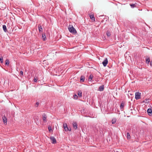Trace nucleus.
Instances as JSON below:
<instances>
[{"instance_id":"obj_27","label":"nucleus","mask_w":152,"mask_h":152,"mask_svg":"<svg viewBox=\"0 0 152 152\" xmlns=\"http://www.w3.org/2000/svg\"><path fill=\"white\" fill-rule=\"evenodd\" d=\"M48 129L49 132H51L52 131L51 127L50 126H49L48 127Z\"/></svg>"},{"instance_id":"obj_1","label":"nucleus","mask_w":152,"mask_h":152,"mask_svg":"<svg viewBox=\"0 0 152 152\" xmlns=\"http://www.w3.org/2000/svg\"><path fill=\"white\" fill-rule=\"evenodd\" d=\"M68 30L70 32L74 34H75L77 33V31L72 26H69V27L68 28Z\"/></svg>"},{"instance_id":"obj_28","label":"nucleus","mask_w":152,"mask_h":152,"mask_svg":"<svg viewBox=\"0 0 152 152\" xmlns=\"http://www.w3.org/2000/svg\"><path fill=\"white\" fill-rule=\"evenodd\" d=\"M74 98L76 99H77L78 97V96L76 94H75L74 95Z\"/></svg>"},{"instance_id":"obj_26","label":"nucleus","mask_w":152,"mask_h":152,"mask_svg":"<svg viewBox=\"0 0 152 152\" xmlns=\"http://www.w3.org/2000/svg\"><path fill=\"white\" fill-rule=\"evenodd\" d=\"M3 57L2 56L0 57V62L3 63Z\"/></svg>"},{"instance_id":"obj_6","label":"nucleus","mask_w":152,"mask_h":152,"mask_svg":"<svg viewBox=\"0 0 152 152\" xmlns=\"http://www.w3.org/2000/svg\"><path fill=\"white\" fill-rule=\"evenodd\" d=\"M6 7L5 5L2 2H0V9L1 10H3Z\"/></svg>"},{"instance_id":"obj_30","label":"nucleus","mask_w":152,"mask_h":152,"mask_svg":"<svg viewBox=\"0 0 152 152\" xmlns=\"http://www.w3.org/2000/svg\"><path fill=\"white\" fill-rule=\"evenodd\" d=\"M37 77L36 78L35 77L34 79V82H37Z\"/></svg>"},{"instance_id":"obj_3","label":"nucleus","mask_w":152,"mask_h":152,"mask_svg":"<svg viewBox=\"0 0 152 152\" xmlns=\"http://www.w3.org/2000/svg\"><path fill=\"white\" fill-rule=\"evenodd\" d=\"M141 93L139 92H137L135 93V99L137 100L140 98Z\"/></svg>"},{"instance_id":"obj_31","label":"nucleus","mask_w":152,"mask_h":152,"mask_svg":"<svg viewBox=\"0 0 152 152\" xmlns=\"http://www.w3.org/2000/svg\"><path fill=\"white\" fill-rule=\"evenodd\" d=\"M39 104V102H37L36 103V104L35 105V106L36 107H37Z\"/></svg>"},{"instance_id":"obj_29","label":"nucleus","mask_w":152,"mask_h":152,"mask_svg":"<svg viewBox=\"0 0 152 152\" xmlns=\"http://www.w3.org/2000/svg\"><path fill=\"white\" fill-rule=\"evenodd\" d=\"M148 100L147 99H145V100H144L143 101V102H145V103H148V102H147V101Z\"/></svg>"},{"instance_id":"obj_16","label":"nucleus","mask_w":152,"mask_h":152,"mask_svg":"<svg viewBox=\"0 0 152 152\" xmlns=\"http://www.w3.org/2000/svg\"><path fill=\"white\" fill-rule=\"evenodd\" d=\"M77 95L79 97H81L82 96V92L81 91L79 90L78 91Z\"/></svg>"},{"instance_id":"obj_18","label":"nucleus","mask_w":152,"mask_h":152,"mask_svg":"<svg viewBox=\"0 0 152 152\" xmlns=\"http://www.w3.org/2000/svg\"><path fill=\"white\" fill-rule=\"evenodd\" d=\"M116 121V119L115 118H113L112 120V124H114L115 123Z\"/></svg>"},{"instance_id":"obj_10","label":"nucleus","mask_w":152,"mask_h":152,"mask_svg":"<svg viewBox=\"0 0 152 152\" xmlns=\"http://www.w3.org/2000/svg\"><path fill=\"white\" fill-rule=\"evenodd\" d=\"M72 125L73 128L75 129H76L77 128V124L76 122H73Z\"/></svg>"},{"instance_id":"obj_32","label":"nucleus","mask_w":152,"mask_h":152,"mask_svg":"<svg viewBox=\"0 0 152 152\" xmlns=\"http://www.w3.org/2000/svg\"><path fill=\"white\" fill-rule=\"evenodd\" d=\"M23 72L22 71H20V74L21 75H23Z\"/></svg>"},{"instance_id":"obj_33","label":"nucleus","mask_w":152,"mask_h":152,"mask_svg":"<svg viewBox=\"0 0 152 152\" xmlns=\"http://www.w3.org/2000/svg\"><path fill=\"white\" fill-rule=\"evenodd\" d=\"M150 65H151V66H152V61H151Z\"/></svg>"},{"instance_id":"obj_2","label":"nucleus","mask_w":152,"mask_h":152,"mask_svg":"<svg viewBox=\"0 0 152 152\" xmlns=\"http://www.w3.org/2000/svg\"><path fill=\"white\" fill-rule=\"evenodd\" d=\"M63 126L64 128L65 131H71V129L70 128H69L67 127V125L66 123H64L63 124Z\"/></svg>"},{"instance_id":"obj_14","label":"nucleus","mask_w":152,"mask_h":152,"mask_svg":"<svg viewBox=\"0 0 152 152\" xmlns=\"http://www.w3.org/2000/svg\"><path fill=\"white\" fill-rule=\"evenodd\" d=\"M38 28H39V32L42 31V27L41 26L40 24L38 25Z\"/></svg>"},{"instance_id":"obj_20","label":"nucleus","mask_w":152,"mask_h":152,"mask_svg":"<svg viewBox=\"0 0 152 152\" xmlns=\"http://www.w3.org/2000/svg\"><path fill=\"white\" fill-rule=\"evenodd\" d=\"M106 34L107 36L108 37H110L111 35L110 33V31H107Z\"/></svg>"},{"instance_id":"obj_11","label":"nucleus","mask_w":152,"mask_h":152,"mask_svg":"<svg viewBox=\"0 0 152 152\" xmlns=\"http://www.w3.org/2000/svg\"><path fill=\"white\" fill-rule=\"evenodd\" d=\"M124 102L123 101L121 103V105H120V109L121 110H123V109L124 108Z\"/></svg>"},{"instance_id":"obj_9","label":"nucleus","mask_w":152,"mask_h":152,"mask_svg":"<svg viewBox=\"0 0 152 152\" xmlns=\"http://www.w3.org/2000/svg\"><path fill=\"white\" fill-rule=\"evenodd\" d=\"M147 112L148 115L151 116L152 114V110L151 108H149L147 110Z\"/></svg>"},{"instance_id":"obj_24","label":"nucleus","mask_w":152,"mask_h":152,"mask_svg":"<svg viewBox=\"0 0 152 152\" xmlns=\"http://www.w3.org/2000/svg\"><path fill=\"white\" fill-rule=\"evenodd\" d=\"M9 64V60L8 59H7L5 61V65H8Z\"/></svg>"},{"instance_id":"obj_12","label":"nucleus","mask_w":152,"mask_h":152,"mask_svg":"<svg viewBox=\"0 0 152 152\" xmlns=\"http://www.w3.org/2000/svg\"><path fill=\"white\" fill-rule=\"evenodd\" d=\"M104 88V85H103L99 86L98 90L100 91H103Z\"/></svg>"},{"instance_id":"obj_4","label":"nucleus","mask_w":152,"mask_h":152,"mask_svg":"<svg viewBox=\"0 0 152 152\" xmlns=\"http://www.w3.org/2000/svg\"><path fill=\"white\" fill-rule=\"evenodd\" d=\"M50 140L52 141V143L53 144H55L56 143V138L54 137H51L50 138Z\"/></svg>"},{"instance_id":"obj_23","label":"nucleus","mask_w":152,"mask_h":152,"mask_svg":"<svg viewBox=\"0 0 152 152\" xmlns=\"http://www.w3.org/2000/svg\"><path fill=\"white\" fill-rule=\"evenodd\" d=\"M127 138L128 140L129 139L131 138L130 134L128 132L127 133Z\"/></svg>"},{"instance_id":"obj_25","label":"nucleus","mask_w":152,"mask_h":152,"mask_svg":"<svg viewBox=\"0 0 152 152\" xmlns=\"http://www.w3.org/2000/svg\"><path fill=\"white\" fill-rule=\"evenodd\" d=\"M93 76L92 75H91L89 77V80L90 79V80H91L92 79H93Z\"/></svg>"},{"instance_id":"obj_17","label":"nucleus","mask_w":152,"mask_h":152,"mask_svg":"<svg viewBox=\"0 0 152 152\" xmlns=\"http://www.w3.org/2000/svg\"><path fill=\"white\" fill-rule=\"evenodd\" d=\"M89 16L91 19L92 20H93L94 21H95V18L93 15H90Z\"/></svg>"},{"instance_id":"obj_21","label":"nucleus","mask_w":152,"mask_h":152,"mask_svg":"<svg viewBox=\"0 0 152 152\" xmlns=\"http://www.w3.org/2000/svg\"><path fill=\"white\" fill-rule=\"evenodd\" d=\"M2 118H3V122L4 123H7V119L6 118L5 116H4V117H3Z\"/></svg>"},{"instance_id":"obj_5","label":"nucleus","mask_w":152,"mask_h":152,"mask_svg":"<svg viewBox=\"0 0 152 152\" xmlns=\"http://www.w3.org/2000/svg\"><path fill=\"white\" fill-rule=\"evenodd\" d=\"M108 62L107 59V58H106L104 59V60L103 61L102 64L104 66H107Z\"/></svg>"},{"instance_id":"obj_7","label":"nucleus","mask_w":152,"mask_h":152,"mask_svg":"<svg viewBox=\"0 0 152 152\" xmlns=\"http://www.w3.org/2000/svg\"><path fill=\"white\" fill-rule=\"evenodd\" d=\"M47 116L44 113L42 115V119L44 122H46L47 121Z\"/></svg>"},{"instance_id":"obj_22","label":"nucleus","mask_w":152,"mask_h":152,"mask_svg":"<svg viewBox=\"0 0 152 152\" xmlns=\"http://www.w3.org/2000/svg\"><path fill=\"white\" fill-rule=\"evenodd\" d=\"M145 61L147 64H148L150 61V59L149 58H146L145 59Z\"/></svg>"},{"instance_id":"obj_19","label":"nucleus","mask_w":152,"mask_h":152,"mask_svg":"<svg viewBox=\"0 0 152 152\" xmlns=\"http://www.w3.org/2000/svg\"><path fill=\"white\" fill-rule=\"evenodd\" d=\"M3 29L4 31L5 32H7V27H6V26L5 25H3Z\"/></svg>"},{"instance_id":"obj_8","label":"nucleus","mask_w":152,"mask_h":152,"mask_svg":"<svg viewBox=\"0 0 152 152\" xmlns=\"http://www.w3.org/2000/svg\"><path fill=\"white\" fill-rule=\"evenodd\" d=\"M85 80V77L83 75H82L80 78V83L83 82Z\"/></svg>"},{"instance_id":"obj_15","label":"nucleus","mask_w":152,"mask_h":152,"mask_svg":"<svg viewBox=\"0 0 152 152\" xmlns=\"http://www.w3.org/2000/svg\"><path fill=\"white\" fill-rule=\"evenodd\" d=\"M137 4L135 3V4H130V6L132 8H133L134 7H137L136 6Z\"/></svg>"},{"instance_id":"obj_13","label":"nucleus","mask_w":152,"mask_h":152,"mask_svg":"<svg viewBox=\"0 0 152 152\" xmlns=\"http://www.w3.org/2000/svg\"><path fill=\"white\" fill-rule=\"evenodd\" d=\"M42 38L43 40L45 41L46 40V37L45 36V33H44L42 34Z\"/></svg>"}]
</instances>
